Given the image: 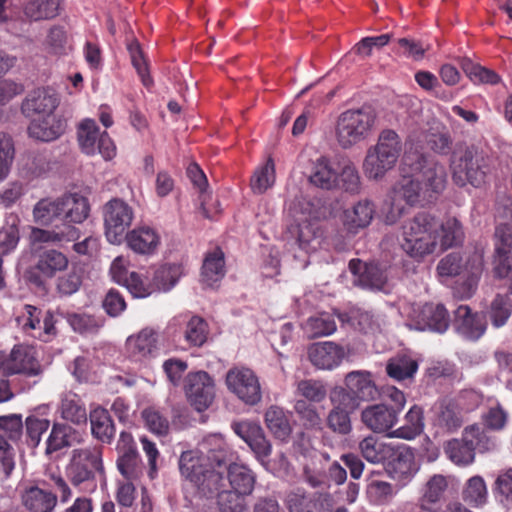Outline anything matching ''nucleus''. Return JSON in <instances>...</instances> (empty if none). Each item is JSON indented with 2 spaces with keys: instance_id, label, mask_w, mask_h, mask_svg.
<instances>
[{
  "instance_id": "8fccbe9b",
  "label": "nucleus",
  "mask_w": 512,
  "mask_h": 512,
  "mask_svg": "<svg viewBox=\"0 0 512 512\" xmlns=\"http://www.w3.org/2000/svg\"><path fill=\"white\" fill-rule=\"evenodd\" d=\"M78 142L87 155L96 154V143L100 137L99 128L93 119H84L78 126Z\"/></svg>"
},
{
  "instance_id": "e2e57ef3",
  "label": "nucleus",
  "mask_w": 512,
  "mask_h": 512,
  "mask_svg": "<svg viewBox=\"0 0 512 512\" xmlns=\"http://www.w3.org/2000/svg\"><path fill=\"white\" fill-rule=\"evenodd\" d=\"M512 312V305L507 295L497 294L491 302L489 318L494 327L505 325Z\"/></svg>"
},
{
  "instance_id": "6e6552de",
  "label": "nucleus",
  "mask_w": 512,
  "mask_h": 512,
  "mask_svg": "<svg viewBox=\"0 0 512 512\" xmlns=\"http://www.w3.org/2000/svg\"><path fill=\"white\" fill-rule=\"evenodd\" d=\"M403 171L415 174L433 202L444 191L447 172L443 164L420 152H406L402 160Z\"/></svg>"
},
{
  "instance_id": "b1692460",
  "label": "nucleus",
  "mask_w": 512,
  "mask_h": 512,
  "mask_svg": "<svg viewBox=\"0 0 512 512\" xmlns=\"http://www.w3.org/2000/svg\"><path fill=\"white\" fill-rule=\"evenodd\" d=\"M311 363L324 370L339 366L346 356L344 348L334 342L325 341L313 344L308 351Z\"/></svg>"
},
{
  "instance_id": "1a4fd4ad",
  "label": "nucleus",
  "mask_w": 512,
  "mask_h": 512,
  "mask_svg": "<svg viewBox=\"0 0 512 512\" xmlns=\"http://www.w3.org/2000/svg\"><path fill=\"white\" fill-rule=\"evenodd\" d=\"M181 475L193 483L204 494H212L222 488L221 473L210 468L207 457L200 450L184 451L179 459Z\"/></svg>"
},
{
  "instance_id": "c9c22d12",
  "label": "nucleus",
  "mask_w": 512,
  "mask_h": 512,
  "mask_svg": "<svg viewBox=\"0 0 512 512\" xmlns=\"http://www.w3.org/2000/svg\"><path fill=\"white\" fill-rule=\"evenodd\" d=\"M60 0H29L23 7L24 20L29 22L49 20L58 16Z\"/></svg>"
},
{
  "instance_id": "4468645a",
  "label": "nucleus",
  "mask_w": 512,
  "mask_h": 512,
  "mask_svg": "<svg viewBox=\"0 0 512 512\" xmlns=\"http://www.w3.org/2000/svg\"><path fill=\"white\" fill-rule=\"evenodd\" d=\"M227 388L247 405H255L262 398L261 386L256 374L246 367L231 368L225 379Z\"/></svg>"
},
{
  "instance_id": "dca6fc26",
  "label": "nucleus",
  "mask_w": 512,
  "mask_h": 512,
  "mask_svg": "<svg viewBox=\"0 0 512 512\" xmlns=\"http://www.w3.org/2000/svg\"><path fill=\"white\" fill-rule=\"evenodd\" d=\"M0 372L7 376H36L40 373V365L27 347L16 345L10 353L0 351Z\"/></svg>"
},
{
  "instance_id": "0e129e2a",
  "label": "nucleus",
  "mask_w": 512,
  "mask_h": 512,
  "mask_svg": "<svg viewBox=\"0 0 512 512\" xmlns=\"http://www.w3.org/2000/svg\"><path fill=\"white\" fill-rule=\"evenodd\" d=\"M217 494V502L221 512H247L246 504L242 498V494H238L235 491L222 490L221 488L212 494Z\"/></svg>"
},
{
  "instance_id": "5701e85b",
  "label": "nucleus",
  "mask_w": 512,
  "mask_h": 512,
  "mask_svg": "<svg viewBox=\"0 0 512 512\" xmlns=\"http://www.w3.org/2000/svg\"><path fill=\"white\" fill-rule=\"evenodd\" d=\"M126 349L136 361H144L159 354L158 334L150 328L142 329L137 335L128 337Z\"/></svg>"
},
{
  "instance_id": "a878e982",
  "label": "nucleus",
  "mask_w": 512,
  "mask_h": 512,
  "mask_svg": "<svg viewBox=\"0 0 512 512\" xmlns=\"http://www.w3.org/2000/svg\"><path fill=\"white\" fill-rule=\"evenodd\" d=\"M290 233L295 237L299 248L306 253L324 248L325 238L323 230L317 222L301 221L290 227Z\"/></svg>"
},
{
  "instance_id": "4d7b16f0",
  "label": "nucleus",
  "mask_w": 512,
  "mask_h": 512,
  "mask_svg": "<svg viewBox=\"0 0 512 512\" xmlns=\"http://www.w3.org/2000/svg\"><path fill=\"white\" fill-rule=\"evenodd\" d=\"M352 195L359 194L362 189L361 178L356 166L347 161L340 174H337V186Z\"/></svg>"
},
{
  "instance_id": "69168bd1",
  "label": "nucleus",
  "mask_w": 512,
  "mask_h": 512,
  "mask_svg": "<svg viewBox=\"0 0 512 512\" xmlns=\"http://www.w3.org/2000/svg\"><path fill=\"white\" fill-rule=\"evenodd\" d=\"M294 409L306 429L320 430L322 428V419L315 406L305 400H297Z\"/></svg>"
},
{
  "instance_id": "9b49d317",
  "label": "nucleus",
  "mask_w": 512,
  "mask_h": 512,
  "mask_svg": "<svg viewBox=\"0 0 512 512\" xmlns=\"http://www.w3.org/2000/svg\"><path fill=\"white\" fill-rule=\"evenodd\" d=\"M400 312L408 319L407 326L415 330L444 333L450 324L449 313L440 303H426L422 306L404 304L400 308Z\"/></svg>"
},
{
  "instance_id": "f3484780",
  "label": "nucleus",
  "mask_w": 512,
  "mask_h": 512,
  "mask_svg": "<svg viewBox=\"0 0 512 512\" xmlns=\"http://www.w3.org/2000/svg\"><path fill=\"white\" fill-rule=\"evenodd\" d=\"M349 270L354 275L353 283L365 289L387 292L388 275L386 267L378 263H366L360 259L349 262Z\"/></svg>"
},
{
  "instance_id": "72a5a7b5",
  "label": "nucleus",
  "mask_w": 512,
  "mask_h": 512,
  "mask_svg": "<svg viewBox=\"0 0 512 512\" xmlns=\"http://www.w3.org/2000/svg\"><path fill=\"white\" fill-rule=\"evenodd\" d=\"M24 507L30 512H52L57 504V496L38 486L26 488L21 495Z\"/></svg>"
},
{
  "instance_id": "603ef678",
  "label": "nucleus",
  "mask_w": 512,
  "mask_h": 512,
  "mask_svg": "<svg viewBox=\"0 0 512 512\" xmlns=\"http://www.w3.org/2000/svg\"><path fill=\"white\" fill-rule=\"evenodd\" d=\"M275 183V165L272 158L258 167L251 177L250 186L254 193L263 194Z\"/></svg>"
},
{
  "instance_id": "de8ad7c7",
  "label": "nucleus",
  "mask_w": 512,
  "mask_h": 512,
  "mask_svg": "<svg viewBox=\"0 0 512 512\" xmlns=\"http://www.w3.org/2000/svg\"><path fill=\"white\" fill-rule=\"evenodd\" d=\"M464 502L472 507H481L487 502L488 491L481 476H473L467 480L462 491Z\"/></svg>"
},
{
  "instance_id": "bf43d9fd",
  "label": "nucleus",
  "mask_w": 512,
  "mask_h": 512,
  "mask_svg": "<svg viewBox=\"0 0 512 512\" xmlns=\"http://www.w3.org/2000/svg\"><path fill=\"white\" fill-rule=\"evenodd\" d=\"M329 399L333 408L346 411L348 413L354 412L360 406V402L346 386L334 387L330 391Z\"/></svg>"
},
{
  "instance_id": "20e7f679",
  "label": "nucleus",
  "mask_w": 512,
  "mask_h": 512,
  "mask_svg": "<svg viewBox=\"0 0 512 512\" xmlns=\"http://www.w3.org/2000/svg\"><path fill=\"white\" fill-rule=\"evenodd\" d=\"M402 140L392 129H383L375 145L371 146L363 161V171L368 179L380 180L393 169L402 153Z\"/></svg>"
},
{
  "instance_id": "bb28decb",
  "label": "nucleus",
  "mask_w": 512,
  "mask_h": 512,
  "mask_svg": "<svg viewBox=\"0 0 512 512\" xmlns=\"http://www.w3.org/2000/svg\"><path fill=\"white\" fill-rule=\"evenodd\" d=\"M463 424L462 411L452 399H443L433 408V425L443 433L458 430Z\"/></svg>"
},
{
  "instance_id": "7c9ffc66",
  "label": "nucleus",
  "mask_w": 512,
  "mask_h": 512,
  "mask_svg": "<svg viewBox=\"0 0 512 512\" xmlns=\"http://www.w3.org/2000/svg\"><path fill=\"white\" fill-rule=\"evenodd\" d=\"M375 214V205L368 199H363L348 208L343 213V224L349 232L357 233L370 225Z\"/></svg>"
},
{
  "instance_id": "39448f33",
  "label": "nucleus",
  "mask_w": 512,
  "mask_h": 512,
  "mask_svg": "<svg viewBox=\"0 0 512 512\" xmlns=\"http://www.w3.org/2000/svg\"><path fill=\"white\" fill-rule=\"evenodd\" d=\"M102 449V446H90L72 450L65 475L74 487L83 492L96 489V474L104 472Z\"/></svg>"
},
{
  "instance_id": "58836bf2",
  "label": "nucleus",
  "mask_w": 512,
  "mask_h": 512,
  "mask_svg": "<svg viewBox=\"0 0 512 512\" xmlns=\"http://www.w3.org/2000/svg\"><path fill=\"white\" fill-rule=\"evenodd\" d=\"M77 441L76 431L67 424L55 423L46 441L47 455L72 446Z\"/></svg>"
},
{
  "instance_id": "864d4df0",
  "label": "nucleus",
  "mask_w": 512,
  "mask_h": 512,
  "mask_svg": "<svg viewBox=\"0 0 512 512\" xmlns=\"http://www.w3.org/2000/svg\"><path fill=\"white\" fill-rule=\"evenodd\" d=\"M465 439L473 447V452H488L496 449V439L491 437L483 428L473 425L465 428Z\"/></svg>"
},
{
  "instance_id": "a211bd4d",
  "label": "nucleus",
  "mask_w": 512,
  "mask_h": 512,
  "mask_svg": "<svg viewBox=\"0 0 512 512\" xmlns=\"http://www.w3.org/2000/svg\"><path fill=\"white\" fill-rule=\"evenodd\" d=\"M449 483L446 476H430L420 490L418 506L425 512H443Z\"/></svg>"
},
{
  "instance_id": "cd10ccee",
  "label": "nucleus",
  "mask_w": 512,
  "mask_h": 512,
  "mask_svg": "<svg viewBox=\"0 0 512 512\" xmlns=\"http://www.w3.org/2000/svg\"><path fill=\"white\" fill-rule=\"evenodd\" d=\"M59 105L57 94L51 89H36L22 103V111L27 116L38 114L40 117L54 115Z\"/></svg>"
},
{
  "instance_id": "f03ea898",
  "label": "nucleus",
  "mask_w": 512,
  "mask_h": 512,
  "mask_svg": "<svg viewBox=\"0 0 512 512\" xmlns=\"http://www.w3.org/2000/svg\"><path fill=\"white\" fill-rule=\"evenodd\" d=\"M89 211L87 198L77 193H71L56 199L39 200L33 208V219L42 226L74 225L87 219Z\"/></svg>"
},
{
  "instance_id": "9d476101",
  "label": "nucleus",
  "mask_w": 512,
  "mask_h": 512,
  "mask_svg": "<svg viewBox=\"0 0 512 512\" xmlns=\"http://www.w3.org/2000/svg\"><path fill=\"white\" fill-rule=\"evenodd\" d=\"M452 178L458 186H481L489 172L488 157L476 146L454 153L451 159Z\"/></svg>"
},
{
  "instance_id": "2f4dec72",
  "label": "nucleus",
  "mask_w": 512,
  "mask_h": 512,
  "mask_svg": "<svg viewBox=\"0 0 512 512\" xmlns=\"http://www.w3.org/2000/svg\"><path fill=\"white\" fill-rule=\"evenodd\" d=\"M52 229L33 228L30 234L33 243H63L79 238V230L71 224L51 225Z\"/></svg>"
},
{
  "instance_id": "2eb2a0df",
  "label": "nucleus",
  "mask_w": 512,
  "mask_h": 512,
  "mask_svg": "<svg viewBox=\"0 0 512 512\" xmlns=\"http://www.w3.org/2000/svg\"><path fill=\"white\" fill-rule=\"evenodd\" d=\"M184 391L190 404L198 411L206 410L215 397V384L205 371L190 372L184 380Z\"/></svg>"
},
{
  "instance_id": "c85d7f7f",
  "label": "nucleus",
  "mask_w": 512,
  "mask_h": 512,
  "mask_svg": "<svg viewBox=\"0 0 512 512\" xmlns=\"http://www.w3.org/2000/svg\"><path fill=\"white\" fill-rule=\"evenodd\" d=\"M454 326L459 334L469 340L479 339L486 330L484 318L472 314L467 305H460L454 311Z\"/></svg>"
},
{
  "instance_id": "774afa93",
  "label": "nucleus",
  "mask_w": 512,
  "mask_h": 512,
  "mask_svg": "<svg viewBox=\"0 0 512 512\" xmlns=\"http://www.w3.org/2000/svg\"><path fill=\"white\" fill-rule=\"evenodd\" d=\"M498 501L508 510L512 509V468L502 471L495 481Z\"/></svg>"
},
{
  "instance_id": "a18cd8bd",
  "label": "nucleus",
  "mask_w": 512,
  "mask_h": 512,
  "mask_svg": "<svg viewBox=\"0 0 512 512\" xmlns=\"http://www.w3.org/2000/svg\"><path fill=\"white\" fill-rule=\"evenodd\" d=\"M309 179L313 185L322 189L330 190L337 186V173L325 157L317 159Z\"/></svg>"
},
{
  "instance_id": "09e8293b",
  "label": "nucleus",
  "mask_w": 512,
  "mask_h": 512,
  "mask_svg": "<svg viewBox=\"0 0 512 512\" xmlns=\"http://www.w3.org/2000/svg\"><path fill=\"white\" fill-rule=\"evenodd\" d=\"M65 318L79 334H94L103 326V319L83 312H68Z\"/></svg>"
},
{
  "instance_id": "c756f323",
  "label": "nucleus",
  "mask_w": 512,
  "mask_h": 512,
  "mask_svg": "<svg viewBox=\"0 0 512 512\" xmlns=\"http://www.w3.org/2000/svg\"><path fill=\"white\" fill-rule=\"evenodd\" d=\"M69 264L67 256L56 249H43L38 252L34 269L38 277L53 278L58 272L64 271Z\"/></svg>"
},
{
  "instance_id": "ddd939ff",
  "label": "nucleus",
  "mask_w": 512,
  "mask_h": 512,
  "mask_svg": "<svg viewBox=\"0 0 512 512\" xmlns=\"http://www.w3.org/2000/svg\"><path fill=\"white\" fill-rule=\"evenodd\" d=\"M105 235L112 244L122 243L134 218L133 208L121 199H112L103 208Z\"/></svg>"
},
{
  "instance_id": "338daca9",
  "label": "nucleus",
  "mask_w": 512,
  "mask_h": 512,
  "mask_svg": "<svg viewBox=\"0 0 512 512\" xmlns=\"http://www.w3.org/2000/svg\"><path fill=\"white\" fill-rule=\"evenodd\" d=\"M339 319L342 322L350 323L355 329L364 333L372 331L375 326L372 313L361 309H353L349 313L340 314Z\"/></svg>"
},
{
  "instance_id": "f8f14e48",
  "label": "nucleus",
  "mask_w": 512,
  "mask_h": 512,
  "mask_svg": "<svg viewBox=\"0 0 512 512\" xmlns=\"http://www.w3.org/2000/svg\"><path fill=\"white\" fill-rule=\"evenodd\" d=\"M15 321L22 332L44 342L57 335V319L50 310L43 312L34 305L25 304L16 310Z\"/></svg>"
},
{
  "instance_id": "49530a36",
  "label": "nucleus",
  "mask_w": 512,
  "mask_h": 512,
  "mask_svg": "<svg viewBox=\"0 0 512 512\" xmlns=\"http://www.w3.org/2000/svg\"><path fill=\"white\" fill-rule=\"evenodd\" d=\"M445 453L454 464L459 466L470 465L475 459L473 447L466 441L464 432L462 439H453L447 442Z\"/></svg>"
},
{
  "instance_id": "6ab92c4d",
  "label": "nucleus",
  "mask_w": 512,
  "mask_h": 512,
  "mask_svg": "<svg viewBox=\"0 0 512 512\" xmlns=\"http://www.w3.org/2000/svg\"><path fill=\"white\" fill-rule=\"evenodd\" d=\"M307 462L303 466V479L312 488H329L327 465L330 456L326 452L315 449H307L303 454Z\"/></svg>"
},
{
  "instance_id": "4c0bfd02",
  "label": "nucleus",
  "mask_w": 512,
  "mask_h": 512,
  "mask_svg": "<svg viewBox=\"0 0 512 512\" xmlns=\"http://www.w3.org/2000/svg\"><path fill=\"white\" fill-rule=\"evenodd\" d=\"M404 421V425L391 431L388 436L393 438L412 440L420 435L424 429L422 408L418 405H413L406 413Z\"/></svg>"
},
{
  "instance_id": "4be33fe9",
  "label": "nucleus",
  "mask_w": 512,
  "mask_h": 512,
  "mask_svg": "<svg viewBox=\"0 0 512 512\" xmlns=\"http://www.w3.org/2000/svg\"><path fill=\"white\" fill-rule=\"evenodd\" d=\"M123 240L130 250L143 256L155 254L161 243L158 231L148 225L135 227L126 233Z\"/></svg>"
},
{
  "instance_id": "052dcab7",
  "label": "nucleus",
  "mask_w": 512,
  "mask_h": 512,
  "mask_svg": "<svg viewBox=\"0 0 512 512\" xmlns=\"http://www.w3.org/2000/svg\"><path fill=\"white\" fill-rule=\"evenodd\" d=\"M126 280L123 286H125L135 298H146L154 293L149 272H147L146 275L130 272Z\"/></svg>"
},
{
  "instance_id": "412c9836",
  "label": "nucleus",
  "mask_w": 512,
  "mask_h": 512,
  "mask_svg": "<svg viewBox=\"0 0 512 512\" xmlns=\"http://www.w3.org/2000/svg\"><path fill=\"white\" fill-rule=\"evenodd\" d=\"M361 422L374 433H390L398 422L399 416L388 404L378 403L365 407L360 415Z\"/></svg>"
},
{
  "instance_id": "f704fd0d",
  "label": "nucleus",
  "mask_w": 512,
  "mask_h": 512,
  "mask_svg": "<svg viewBox=\"0 0 512 512\" xmlns=\"http://www.w3.org/2000/svg\"><path fill=\"white\" fill-rule=\"evenodd\" d=\"M418 362L406 354H397L391 357L385 367L386 374L397 382L413 381L417 371Z\"/></svg>"
},
{
  "instance_id": "e433bc0d",
  "label": "nucleus",
  "mask_w": 512,
  "mask_h": 512,
  "mask_svg": "<svg viewBox=\"0 0 512 512\" xmlns=\"http://www.w3.org/2000/svg\"><path fill=\"white\" fill-rule=\"evenodd\" d=\"M227 478L232 491L242 495H250L254 489L256 477L251 469L244 464L232 463L228 467Z\"/></svg>"
},
{
  "instance_id": "7ed1b4c3",
  "label": "nucleus",
  "mask_w": 512,
  "mask_h": 512,
  "mask_svg": "<svg viewBox=\"0 0 512 512\" xmlns=\"http://www.w3.org/2000/svg\"><path fill=\"white\" fill-rule=\"evenodd\" d=\"M484 269L483 253L475 250L465 260L459 253L453 252L444 256L437 264L436 271L441 282L464 273L466 280L458 289L462 298H470L477 289Z\"/></svg>"
},
{
  "instance_id": "393cba45",
  "label": "nucleus",
  "mask_w": 512,
  "mask_h": 512,
  "mask_svg": "<svg viewBox=\"0 0 512 512\" xmlns=\"http://www.w3.org/2000/svg\"><path fill=\"white\" fill-rule=\"evenodd\" d=\"M344 384L360 403L374 401L380 394L372 373L366 370L349 372L344 378Z\"/></svg>"
},
{
  "instance_id": "a19ab883",
  "label": "nucleus",
  "mask_w": 512,
  "mask_h": 512,
  "mask_svg": "<svg viewBox=\"0 0 512 512\" xmlns=\"http://www.w3.org/2000/svg\"><path fill=\"white\" fill-rule=\"evenodd\" d=\"M91 431L95 438L103 443H110L115 435L113 421L104 408L97 407L90 412Z\"/></svg>"
},
{
  "instance_id": "473e14b6",
  "label": "nucleus",
  "mask_w": 512,
  "mask_h": 512,
  "mask_svg": "<svg viewBox=\"0 0 512 512\" xmlns=\"http://www.w3.org/2000/svg\"><path fill=\"white\" fill-rule=\"evenodd\" d=\"M65 130V124L55 115H48L34 119L29 127V136L44 142H49L60 137Z\"/></svg>"
},
{
  "instance_id": "680f3d73",
  "label": "nucleus",
  "mask_w": 512,
  "mask_h": 512,
  "mask_svg": "<svg viewBox=\"0 0 512 512\" xmlns=\"http://www.w3.org/2000/svg\"><path fill=\"white\" fill-rule=\"evenodd\" d=\"M296 393L305 401L320 403L326 398L327 389L322 381L305 379L297 383Z\"/></svg>"
},
{
  "instance_id": "13d9d810",
  "label": "nucleus",
  "mask_w": 512,
  "mask_h": 512,
  "mask_svg": "<svg viewBox=\"0 0 512 512\" xmlns=\"http://www.w3.org/2000/svg\"><path fill=\"white\" fill-rule=\"evenodd\" d=\"M390 473L392 477L403 484L412 479L416 473V467L413 455L410 453H400L391 463Z\"/></svg>"
},
{
  "instance_id": "f257e3e1",
  "label": "nucleus",
  "mask_w": 512,
  "mask_h": 512,
  "mask_svg": "<svg viewBox=\"0 0 512 512\" xmlns=\"http://www.w3.org/2000/svg\"><path fill=\"white\" fill-rule=\"evenodd\" d=\"M439 225L434 215L418 212L402 226L401 247L411 258L421 260L432 254L437 247L438 239L443 249L457 246L463 242L462 224L454 217L447 218Z\"/></svg>"
},
{
  "instance_id": "3c124183",
  "label": "nucleus",
  "mask_w": 512,
  "mask_h": 512,
  "mask_svg": "<svg viewBox=\"0 0 512 512\" xmlns=\"http://www.w3.org/2000/svg\"><path fill=\"white\" fill-rule=\"evenodd\" d=\"M208 333V324L202 317L191 316L185 323L183 335L190 346H202L207 340Z\"/></svg>"
},
{
  "instance_id": "423d86ee",
  "label": "nucleus",
  "mask_w": 512,
  "mask_h": 512,
  "mask_svg": "<svg viewBox=\"0 0 512 512\" xmlns=\"http://www.w3.org/2000/svg\"><path fill=\"white\" fill-rule=\"evenodd\" d=\"M377 119L371 106L352 108L342 112L336 119L334 135L338 145L349 149L364 141L371 134Z\"/></svg>"
},
{
  "instance_id": "0eeeda50",
  "label": "nucleus",
  "mask_w": 512,
  "mask_h": 512,
  "mask_svg": "<svg viewBox=\"0 0 512 512\" xmlns=\"http://www.w3.org/2000/svg\"><path fill=\"white\" fill-rule=\"evenodd\" d=\"M389 198V208L384 217L385 223L389 225L395 224L406 213V208L402 202L410 207L424 206L432 202L420 179L412 173L411 175H403L393 185Z\"/></svg>"
},
{
  "instance_id": "6e6d98bb",
  "label": "nucleus",
  "mask_w": 512,
  "mask_h": 512,
  "mask_svg": "<svg viewBox=\"0 0 512 512\" xmlns=\"http://www.w3.org/2000/svg\"><path fill=\"white\" fill-rule=\"evenodd\" d=\"M117 468L127 481H137L143 475V462L138 452L118 456Z\"/></svg>"
},
{
  "instance_id": "ea45409f",
  "label": "nucleus",
  "mask_w": 512,
  "mask_h": 512,
  "mask_svg": "<svg viewBox=\"0 0 512 512\" xmlns=\"http://www.w3.org/2000/svg\"><path fill=\"white\" fill-rule=\"evenodd\" d=\"M265 423L275 438L286 442L292 433V427L285 411L278 406H270L265 412Z\"/></svg>"
},
{
  "instance_id": "5fc2aeb1",
  "label": "nucleus",
  "mask_w": 512,
  "mask_h": 512,
  "mask_svg": "<svg viewBox=\"0 0 512 512\" xmlns=\"http://www.w3.org/2000/svg\"><path fill=\"white\" fill-rule=\"evenodd\" d=\"M61 415L64 419L75 424L85 423L86 409L76 394L68 393L61 400Z\"/></svg>"
},
{
  "instance_id": "37998d69",
  "label": "nucleus",
  "mask_w": 512,
  "mask_h": 512,
  "mask_svg": "<svg viewBox=\"0 0 512 512\" xmlns=\"http://www.w3.org/2000/svg\"><path fill=\"white\" fill-rule=\"evenodd\" d=\"M303 329L307 337L312 339L333 334L337 329V325L332 314L322 312L309 317Z\"/></svg>"
},
{
  "instance_id": "aec40b11",
  "label": "nucleus",
  "mask_w": 512,
  "mask_h": 512,
  "mask_svg": "<svg viewBox=\"0 0 512 512\" xmlns=\"http://www.w3.org/2000/svg\"><path fill=\"white\" fill-rule=\"evenodd\" d=\"M232 428L248 444L261 463L270 456L272 446L259 424L251 421H241L234 423Z\"/></svg>"
},
{
  "instance_id": "79ce46f5",
  "label": "nucleus",
  "mask_w": 512,
  "mask_h": 512,
  "mask_svg": "<svg viewBox=\"0 0 512 512\" xmlns=\"http://www.w3.org/2000/svg\"><path fill=\"white\" fill-rule=\"evenodd\" d=\"M201 275L202 281L208 286H213L224 277V253L219 248L214 249L206 255L203 261Z\"/></svg>"
},
{
  "instance_id": "c03bdc74",
  "label": "nucleus",
  "mask_w": 512,
  "mask_h": 512,
  "mask_svg": "<svg viewBox=\"0 0 512 512\" xmlns=\"http://www.w3.org/2000/svg\"><path fill=\"white\" fill-rule=\"evenodd\" d=\"M180 276L181 268L176 264H165L155 269L150 275L154 293L171 290Z\"/></svg>"
}]
</instances>
